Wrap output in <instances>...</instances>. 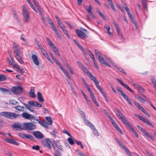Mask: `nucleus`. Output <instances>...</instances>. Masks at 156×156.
I'll return each instance as SVG.
<instances>
[{
  "instance_id": "obj_17",
  "label": "nucleus",
  "mask_w": 156,
  "mask_h": 156,
  "mask_svg": "<svg viewBox=\"0 0 156 156\" xmlns=\"http://www.w3.org/2000/svg\"><path fill=\"white\" fill-rule=\"evenodd\" d=\"M9 56L11 60L12 64L11 65V66H12L14 68H16L17 67H18V65L15 63V60L13 56L11 54H9Z\"/></svg>"
},
{
  "instance_id": "obj_18",
  "label": "nucleus",
  "mask_w": 156,
  "mask_h": 156,
  "mask_svg": "<svg viewBox=\"0 0 156 156\" xmlns=\"http://www.w3.org/2000/svg\"><path fill=\"white\" fill-rule=\"evenodd\" d=\"M41 51L43 54L45 56L47 59L52 64H53V62L51 60L49 56L44 48L42 49Z\"/></svg>"
},
{
  "instance_id": "obj_48",
  "label": "nucleus",
  "mask_w": 156,
  "mask_h": 156,
  "mask_svg": "<svg viewBox=\"0 0 156 156\" xmlns=\"http://www.w3.org/2000/svg\"><path fill=\"white\" fill-rule=\"evenodd\" d=\"M75 141L76 142V143L79 145H80V146L81 148H84V146L81 143V142L80 141H77V140H75Z\"/></svg>"
},
{
  "instance_id": "obj_27",
  "label": "nucleus",
  "mask_w": 156,
  "mask_h": 156,
  "mask_svg": "<svg viewBox=\"0 0 156 156\" xmlns=\"http://www.w3.org/2000/svg\"><path fill=\"white\" fill-rule=\"evenodd\" d=\"M61 28L62 30V31H63V33L66 35V36L69 39L70 38V36L68 34L67 30H65L66 27H65V26H63Z\"/></svg>"
},
{
  "instance_id": "obj_21",
  "label": "nucleus",
  "mask_w": 156,
  "mask_h": 156,
  "mask_svg": "<svg viewBox=\"0 0 156 156\" xmlns=\"http://www.w3.org/2000/svg\"><path fill=\"white\" fill-rule=\"evenodd\" d=\"M90 96L94 102L97 106L98 107L99 106V105L98 103L97 100L96 99V98L94 96V94L91 95H90Z\"/></svg>"
},
{
  "instance_id": "obj_58",
  "label": "nucleus",
  "mask_w": 156,
  "mask_h": 156,
  "mask_svg": "<svg viewBox=\"0 0 156 156\" xmlns=\"http://www.w3.org/2000/svg\"><path fill=\"white\" fill-rule=\"evenodd\" d=\"M82 80L86 87L88 86V84L87 83L84 78H82Z\"/></svg>"
},
{
  "instance_id": "obj_34",
  "label": "nucleus",
  "mask_w": 156,
  "mask_h": 156,
  "mask_svg": "<svg viewBox=\"0 0 156 156\" xmlns=\"http://www.w3.org/2000/svg\"><path fill=\"white\" fill-rule=\"evenodd\" d=\"M33 0V1L35 5V6L36 8L37 9L38 12H41V11H41V9H40L38 3L36 2V0Z\"/></svg>"
},
{
  "instance_id": "obj_45",
  "label": "nucleus",
  "mask_w": 156,
  "mask_h": 156,
  "mask_svg": "<svg viewBox=\"0 0 156 156\" xmlns=\"http://www.w3.org/2000/svg\"><path fill=\"white\" fill-rule=\"evenodd\" d=\"M0 91L3 92H7L10 93V91L9 90L3 88H0Z\"/></svg>"
},
{
  "instance_id": "obj_26",
  "label": "nucleus",
  "mask_w": 156,
  "mask_h": 156,
  "mask_svg": "<svg viewBox=\"0 0 156 156\" xmlns=\"http://www.w3.org/2000/svg\"><path fill=\"white\" fill-rule=\"evenodd\" d=\"M108 2L110 5L112 10L114 12H116V10L115 8L114 5L112 0H108Z\"/></svg>"
},
{
  "instance_id": "obj_3",
  "label": "nucleus",
  "mask_w": 156,
  "mask_h": 156,
  "mask_svg": "<svg viewBox=\"0 0 156 156\" xmlns=\"http://www.w3.org/2000/svg\"><path fill=\"white\" fill-rule=\"evenodd\" d=\"M0 115L11 119H14L20 116L19 114H16L14 113L8 112H2L0 113Z\"/></svg>"
},
{
  "instance_id": "obj_38",
  "label": "nucleus",
  "mask_w": 156,
  "mask_h": 156,
  "mask_svg": "<svg viewBox=\"0 0 156 156\" xmlns=\"http://www.w3.org/2000/svg\"><path fill=\"white\" fill-rule=\"evenodd\" d=\"M55 144H56L58 148L62 150V151H63L62 150V146L60 144V143L58 142V140H57L55 142Z\"/></svg>"
},
{
  "instance_id": "obj_32",
  "label": "nucleus",
  "mask_w": 156,
  "mask_h": 156,
  "mask_svg": "<svg viewBox=\"0 0 156 156\" xmlns=\"http://www.w3.org/2000/svg\"><path fill=\"white\" fill-rule=\"evenodd\" d=\"M96 11L97 13L99 14V15L101 17V18L103 20H106V17L100 11V10L99 9H97Z\"/></svg>"
},
{
  "instance_id": "obj_14",
  "label": "nucleus",
  "mask_w": 156,
  "mask_h": 156,
  "mask_svg": "<svg viewBox=\"0 0 156 156\" xmlns=\"http://www.w3.org/2000/svg\"><path fill=\"white\" fill-rule=\"evenodd\" d=\"M5 140L6 142L18 146L20 144L19 143L17 142L15 139H5Z\"/></svg>"
},
{
  "instance_id": "obj_47",
  "label": "nucleus",
  "mask_w": 156,
  "mask_h": 156,
  "mask_svg": "<svg viewBox=\"0 0 156 156\" xmlns=\"http://www.w3.org/2000/svg\"><path fill=\"white\" fill-rule=\"evenodd\" d=\"M99 82L95 84L97 88L100 90V92H101V91L103 90L101 87L99 85Z\"/></svg>"
},
{
  "instance_id": "obj_20",
  "label": "nucleus",
  "mask_w": 156,
  "mask_h": 156,
  "mask_svg": "<svg viewBox=\"0 0 156 156\" xmlns=\"http://www.w3.org/2000/svg\"><path fill=\"white\" fill-rule=\"evenodd\" d=\"M34 92V90L32 88L30 90V91L28 93L31 97L34 98L36 97V95L35 94Z\"/></svg>"
},
{
  "instance_id": "obj_8",
  "label": "nucleus",
  "mask_w": 156,
  "mask_h": 156,
  "mask_svg": "<svg viewBox=\"0 0 156 156\" xmlns=\"http://www.w3.org/2000/svg\"><path fill=\"white\" fill-rule=\"evenodd\" d=\"M75 32L78 36L82 39H84L88 37V35L87 34L80 30L77 29L76 30Z\"/></svg>"
},
{
  "instance_id": "obj_50",
  "label": "nucleus",
  "mask_w": 156,
  "mask_h": 156,
  "mask_svg": "<svg viewBox=\"0 0 156 156\" xmlns=\"http://www.w3.org/2000/svg\"><path fill=\"white\" fill-rule=\"evenodd\" d=\"M136 127L138 128L139 129L140 131L143 133L144 134L145 133V132L146 131V130L143 128L137 125Z\"/></svg>"
},
{
  "instance_id": "obj_36",
  "label": "nucleus",
  "mask_w": 156,
  "mask_h": 156,
  "mask_svg": "<svg viewBox=\"0 0 156 156\" xmlns=\"http://www.w3.org/2000/svg\"><path fill=\"white\" fill-rule=\"evenodd\" d=\"M142 121H143L146 124L151 126L153 127H154V126L149 121L148 119L146 118H144Z\"/></svg>"
},
{
  "instance_id": "obj_56",
  "label": "nucleus",
  "mask_w": 156,
  "mask_h": 156,
  "mask_svg": "<svg viewBox=\"0 0 156 156\" xmlns=\"http://www.w3.org/2000/svg\"><path fill=\"white\" fill-rule=\"evenodd\" d=\"M151 81L153 84L154 87L156 85V80L154 77H152L151 78Z\"/></svg>"
},
{
  "instance_id": "obj_28",
  "label": "nucleus",
  "mask_w": 156,
  "mask_h": 156,
  "mask_svg": "<svg viewBox=\"0 0 156 156\" xmlns=\"http://www.w3.org/2000/svg\"><path fill=\"white\" fill-rule=\"evenodd\" d=\"M23 104L25 106V107L28 110L31 112H34V108L33 107H31L30 106L25 103H23Z\"/></svg>"
},
{
  "instance_id": "obj_16",
  "label": "nucleus",
  "mask_w": 156,
  "mask_h": 156,
  "mask_svg": "<svg viewBox=\"0 0 156 156\" xmlns=\"http://www.w3.org/2000/svg\"><path fill=\"white\" fill-rule=\"evenodd\" d=\"M32 59L34 63L37 66L39 65V62L38 59L37 57L35 54H33L32 55Z\"/></svg>"
},
{
  "instance_id": "obj_49",
  "label": "nucleus",
  "mask_w": 156,
  "mask_h": 156,
  "mask_svg": "<svg viewBox=\"0 0 156 156\" xmlns=\"http://www.w3.org/2000/svg\"><path fill=\"white\" fill-rule=\"evenodd\" d=\"M98 59L99 62L102 64H104L105 62V61L103 57H101L100 58H98Z\"/></svg>"
},
{
  "instance_id": "obj_40",
  "label": "nucleus",
  "mask_w": 156,
  "mask_h": 156,
  "mask_svg": "<svg viewBox=\"0 0 156 156\" xmlns=\"http://www.w3.org/2000/svg\"><path fill=\"white\" fill-rule=\"evenodd\" d=\"M35 41L37 45L39 47L41 51L42 49L43 48L42 47L41 44L39 43V41H38L37 38L35 39Z\"/></svg>"
},
{
  "instance_id": "obj_1",
  "label": "nucleus",
  "mask_w": 156,
  "mask_h": 156,
  "mask_svg": "<svg viewBox=\"0 0 156 156\" xmlns=\"http://www.w3.org/2000/svg\"><path fill=\"white\" fill-rule=\"evenodd\" d=\"M13 49L16 59L21 64H23L24 62L23 60V53L21 50L19 45L14 42L13 44Z\"/></svg>"
},
{
  "instance_id": "obj_60",
  "label": "nucleus",
  "mask_w": 156,
  "mask_h": 156,
  "mask_svg": "<svg viewBox=\"0 0 156 156\" xmlns=\"http://www.w3.org/2000/svg\"><path fill=\"white\" fill-rule=\"evenodd\" d=\"M117 88L118 90L120 93L121 95L124 93V92L122 91L121 87L117 86Z\"/></svg>"
},
{
  "instance_id": "obj_2",
  "label": "nucleus",
  "mask_w": 156,
  "mask_h": 156,
  "mask_svg": "<svg viewBox=\"0 0 156 156\" xmlns=\"http://www.w3.org/2000/svg\"><path fill=\"white\" fill-rule=\"evenodd\" d=\"M23 128L21 127V125L18 123H14L12 126L13 128H17L20 129L22 130L27 129L29 130H33L36 128L35 125L31 122H24L23 124Z\"/></svg>"
},
{
  "instance_id": "obj_6",
  "label": "nucleus",
  "mask_w": 156,
  "mask_h": 156,
  "mask_svg": "<svg viewBox=\"0 0 156 156\" xmlns=\"http://www.w3.org/2000/svg\"><path fill=\"white\" fill-rule=\"evenodd\" d=\"M55 141L53 139L48 138L43 141L42 144L44 147H47L48 149H50L52 148L50 144H51L54 148L55 145L54 144H55Z\"/></svg>"
},
{
  "instance_id": "obj_12",
  "label": "nucleus",
  "mask_w": 156,
  "mask_h": 156,
  "mask_svg": "<svg viewBox=\"0 0 156 156\" xmlns=\"http://www.w3.org/2000/svg\"><path fill=\"white\" fill-rule=\"evenodd\" d=\"M33 134L34 136L37 139H41L44 138V135L43 134L39 131H34Z\"/></svg>"
},
{
  "instance_id": "obj_63",
  "label": "nucleus",
  "mask_w": 156,
  "mask_h": 156,
  "mask_svg": "<svg viewBox=\"0 0 156 156\" xmlns=\"http://www.w3.org/2000/svg\"><path fill=\"white\" fill-rule=\"evenodd\" d=\"M32 148L33 150H38L40 149V147L39 146L37 145L36 146H34L32 147Z\"/></svg>"
},
{
  "instance_id": "obj_25",
  "label": "nucleus",
  "mask_w": 156,
  "mask_h": 156,
  "mask_svg": "<svg viewBox=\"0 0 156 156\" xmlns=\"http://www.w3.org/2000/svg\"><path fill=\"white\" fill-rule=\"evenodd\" d=\"M40 11L41 12H38L42 18V22L44 25H46V22L44 18V14L43 13V12L42 10L41 11Z\"/></svg>"
},
{
  "instance_id": "obj_52",
  "label": "nucleus",
  "mask_w": 156,
  "mask_h": 156,
  "mask_svg": "<svg viewBox=\"0 0 156 156\" xmlns=\"http://www.w3.org/2000/svg\"><path fill=\"white\" fill-rule=\"evenodd\" d=\"M137 88L138 90L141 92H143L145 91V89L141 86L139 85L137 86Z\"/></svg>"
},
{
  "instance_id": "obj_7",
  "label": "nucleus",
  "mask_w": 156,
  "mask_h": 156,
  "mask_svg": "<svg viewBox=\"0 0 156 156\" xmlns=\"http://www.w3.org/2000/svg\"><path fill=\"white\" fill-rule=\"evenodd\" d=\"M116 110L117 112L116 113V115L118 118L125 125H126L129 122L125 116L118 109H116Z\"/></svg>"
},
{
  "instance_id": "obj_39",
  "label": "nucleus",
  "mask_w": 156,
  "mask_h": 156,
  "mask_svg": "<svg viewBox=\"0 0 156 156\" xmlns=\"http://www.w3.org/2000/svg\"><path fill=\"white\" fill-rule=\"evenodd\" d=\"M134 103L135 105H136V106L140 110L143 108V107L140 105L139 103L138 102L134 101Z\"/></svg>"
},
{
  "instance_id": "obj_31",
  "label": "nucleus",
  "mask_w": 156,
  "mask_h": 156,
  "mask_svg": "<svg viewBox=\"0 0 156 156\" xmlns=\"http://www.w3.org/2000/svg\"><path fill=\"white\" fill-rule=\"evenodd\" d=\"M82 69L84 73L86 74L88 76L89 75H90L91 74V73L88 70L87 68L85 66Z\"/></svg>"
},
{
  "instance_id": "obj_30",
  "label": "nucleus",
  "mask_w": 156,
  "mask_h": 156,
  "mask_svg": "<svg viewBox=\"0 0 156 156\" xmlns=\"http://www.w3.org/2000/svg\"><path fill=\"white\" fill-rule=\"evenodd\" d=\"M144 134L145 136L150 138L152 141H154V139L153 137V136L149 134L146 131L145 132Z\"/></svg>"
},
{
  "instance_id": "obj_55",
  "label": "nucleus",
  "mask_w": 156,
  "mask_h": 156,
  "mask_svg": "<svg viewBox=\"0 0 156 156\" xmlns=\"http://www.w3.org/2000/svg\"><path fill=\"white\" fill-rule=\"evenodd\" d=\"M12 11L14 18L17 19V17L16 11L14 9L12 10Z\"/></svg>"
},
{
  "instance_id": "obj_54",
  "label": "nucleus",
  "mask_w": 156,
  "mask_h": 156,
  "mask_svg": "<svg viewBox=\"0 0 156 156\" xmlns=\"http://www.w3.org/2000/svg\"><path fill=\"white\" fill-rule=\"evenodd\" d=\"M67 140L69 141L70 144L73 145L74 144V140L71 138H68L67 139Z\"/></svg>"
},
{
  "instance_id": "obj_62",
  "label": "nucleus",
  "mask_w": 156,
  "mask_h": 156,
  "mask_svg": "<svg viewBox=\"0 0 156 156\" xmlns=\"http://www.w3.org/2000/svg\"><path fill=\"white\" fill-rule=\"evenodd\" d=\"M25 134L21 133H19L18 134V135L19 137L23 139H25Z\"/></svg>"
},
{
  "instance_id": "obj_43",
  "label": "nucleus",
  "mask_w": 156,
  "mask_h": 156,
  "mask_svg": "<svg viewBox=\"0 0 156 156\" xmlns=\"http://www.w3.org/2000/svg\"><path fill=\"white\" fill-rule=\"evenodd\" d=\"M136 98L139 100H140L141 102H143L144 101H149V100L148 99H143L140 97L139 96H138L136 97Z\"/></svg>"
},
{
  "instance_id": "obj_33",
  "label": "nucleus",
  "mask_w": 156,
  "mask_h": 156,
  "mask_svg": "<svg viewBox=\"0 0 156 156\" xmlns=\"http://www.w3.org/2000/svg\"><path fill=\"white\" fill-rule=\"evenodd\" d=\"M30 115L26 112H24L22 114V117L26 119H28L29 118Z\"/></svg>"
},
{
  "instance_id": "obj_22",
  "label": "nucleus",
  "mask_w": 156,
  "mask_h": 156,
  "mask_svg": "<svg viewBox=\"0 0 156 156\" xmlns=\"http://www.w3.org/2000/svg\"><path fill=\"white\" fill-rule=\"evenodd\" d=\"M27 139L32 140H35V139L31 135L29 134H25V139Z\"/></svg>"
},
{
  "instance_id": "obj_53",
  "label": "nucleus",
  "mask_w": 156,
  "mask_h": 156,
  "mask_svg": "<svg viewBox=\"0 0 156 156\" xmlns=\"http://www.w3.org/2000/svg\"><path fill=\"white\" fill-rule=\"evenodd\" d=\"M55 156H61V154L58 150H56L55 153Z\"/></svg>"
},
{
  "instance_id": "obj_59",
  "label": "nucleus",
  "mask_w": 156,
  "mask_h": 156,
  "mask_svg": "<svg viewBox=\"0 0 156 156\" xmlns=\"http://www.w3.org/2000/svg\"><path fill=\"white\" fill-rule=\"evenodd\" d=\"M50 133L53 136H54V137H55L56 136V135L57 133L55 130V129L52 132H50Z\"/></svg>"
},
{
  "instance_id": "obj_5",
  "label": "nucleus",
  "mask_w": 156,
  "mask_h": 156,
  "mask_svg": "<svg viewBox=\"0 0 156 156\" xmlns=\"http://www.w3.org/2000/svg\"><path fill=\"white\" fill-rule=\"evenodd\" d=\"M50 56L51 58L54 60L56 64L62 70L64 74L68 77L69 79H71V77L69 76L68 73L62 67L61 64L59 62L58 60L56 59L55 57L51 53H50Z\"/></svg>"
},
{
  "instance_id": "obj_64",
  "label": "nucleus",
  "mask_w": 156,
  "mask_h": 156,
  "mask_svg": "<svg viewBox=\"0 0 156 156\" xmlns=\"http://www.w3.org/2000/svg\"><path fill=\"white\" fill-rule=\"evenodd\" d=\"M77 64L80 66V67L82 69H83L85 66L80 62L78 61L77 62Z\"/></svg>"
},
{
  "instance_id": "obj_37",
  "label": "nucleus",
  "mask_w": 156,
  "mask_h": 156,
  "mask_svg": "<svg viewBox=\"0 0 156 156\" xmlns=\"http://www.w3.org/2000/svg\"><path fill=\"white\" fill-rule=\"evenodd\" d=\"M130 19L131 20V21L134 24L135 27L136 29L138 28V26L137 24L136 20H134L133 18V16H132V18L131 17H129Z\"/></svg>"
},
{
  "instance_id": "obj_51",
  "label": "nucleus",
  "mask_w": 156,
  "mask_h": 156,
  "mask_svg": "<svg viewBox=\"0 0 156 156\" xmlns=\"http://www.w3.org/2000/svg\"><path fill=\"white\" fill-rule=\"evenodd\" d=\"M118 70L120 72L123 73L125 75H126V73L125 71L121 67H119V68H118Z\"/></svg>"
},
{
  "instance_id": "obj_42",
  "label": "nucleus",
  "mask_w": 156,
  "mask_h": 156,
  "mask_svg": "<svg viewBox=\"0 0 156 156\" xmlns=\"http://www.w3.org/2000/svg\"><path fill=\"white\" fill-rule=\"evenodd\" d=\"M95 53L96 55L97 56V59L98 58H100L101 56V53L97 49H95Z\"/></svg>"
},
{
  "instance_id": "obj_19",
  "label": "nucleus",
  "mask_w": 156,
  "mask_h": 156,
  "mask_svg": "<svg viewBox=\"0 0 156 156\" xmlns=\"http://www.w3.org/2000/svg\"><path fill=\"white\" fill-rule=\"evenodd\" d=\"M122 96L123 97L126 101L128 102V104L131 106H132L133 104L131 102L130 100L129 99L128 96L126 95V94L124 93L122 94H121Z\"/></svg>"
},
{
  "instance_id": "obj_23",
  "label": "nucleus",
  "mask_w": 156,
  "mask_h": 156,
  "mask_svg": "<svg viewBox=\"0 0 156 156\" xmlns=\"http://www.w3.org/2000/svg\"><path fill=\"white\" fill-rule=\"evenodd\" d=\"M37 98L38 100L41 102H42L44 101V100L42 97V95L40 92L37 93Z\"/></svg>"
},
{
  "instance_id": "obj_4",
  "label": "nucleus",
  "mask_w": 156,
  "mask_h": 156,
  "mask_svg": "<svg viewBox=\"0 0 156 156\" xmlns=\"http://www.w3.org/2000/svg\"><path fill=\"white\" fill-rule=\"evenodd\" d=\"M22 14L25 20V22L26 23L28 22L30 16V13L27 6L24 5H23L22 6Z\"/></svg>"
},
{
  "instance_id": "obj_35",
  "label": "nucleus",
  "mask_w": 156,
  "mask_h": 156,
  "mask_svg": "<svg viewBox=\"0 0 156 156\" xmlns=\"http://www.w3.org/2000/svg\"><path fill=\"white\" fill-rule=\"evenodd\" d=\"M15 109L19 111H23L24 107L23 106L18 105L14 107Z\"/></svg>"
},
{
  "instance_id": "obj_61",
  "label": "nucleus",
  "mask_w": 156,
  "mask_h": 156,
  "mask_svg": "<svg viewBox=\"0 0 156 156\" xmlns=\"http://www.w3.org/2000/svg\"><path fill=\"white\" fill-rule=\"evenodd\" d=\"M135 115L140 120H141V121H143L144 120V117H143L142 116H141L140 115H138L135 114Z\"/></svg>"
},
{
  "instance_id": "obj_44",
  "label": "nucleus",
  "mask_w": 156,
  "mask_h": 156,
  "mask_svg": "<svg viewBox=\"0 0 156 156\" xmlns=\"http://www.w3.org/2000/svg\"><path fill=\"white\" fill-rule=\"evenodd\" d=\"M6 79L5 76L3 74L0 75V81H4Z\"/></svg>"
},
{
  "instance_id": "obj_15",
  "label": "nucleus",
  "mask_w": 156,
  "mask_h": 156,
  "mask_svg": "<svg viewBox=\"0 0 156 156\" xmlns=\"http://www.w3.org/2000/svg\"><path fill=\"white\" fill-rule=\"evenodd\" d=\"M116 80L120 83L122 86L125 87L126 89L128 90L129 91L131 92H133L129 87L126 83H123V82L121 80L119 79H116Z\"/></svg>"
},
{
  "instance_id": "obj_9",
  "label": "nucleus",
  "mask_w": 156,
  "mask_h": 156,
  "mask_svg": "<svg viewBox=\"0 0 156 156\" xmlns=\"http://www.w3.org/2000/svg\"><path fill=\"white\" fill-rule=\"evenodd\" d=\"M114 139L119 145L121 148L126 153V154L130 152L129 151L128 148L125 145H123V144L121 143L119 140H118L116 138H115Z\"/></svg>"
},
{
  "instance_id": "obj_57",
  "label": "nucleus",
  "mask_w": 156,
  "mask_h": 156,
  "mask_svg": "<svg viewBox=\"0 0 156 156\" xmlns=\"http://www.w3.org/2000/svg\"><path fill=\"white\" fill-rule=\"evenodd\" d=\"M141 1L144 8L145 9H147V4L145 2V0H141Z\"/></svg>"
},
{
  "instance_id": "obj_24",
  "label": "nucleus",
  "mask_w": 156,
  "mask_h": 156,
  "mask_svg": "<svg viewBox=\"0 0 156 156\" xmlns=\"http://www.w3.org/2000/svg\"><path fill=\"white\" fill-rule=\"evenodd\" d=\"M88 76L90 77V79L95 84L99 82L97 80V78L92 75L91 73Z\"/></svg>"
},
{
  "instance_id": "obj_11",
  "label": "nucleus",
  "mask_w": 156,
  "mask_h": 156,
  "mask_svg": "<svg viewBox=\"0 0 156 156\" xmlns=\"http://www.w3.org/2000/svg\"><path fill=\"white\" fill-rule=\"evenodd\" d=\"M28 105L37 107H41L42 105L38 102L35 101H30L27 102Z\"/></svg>"
},
{
  "instance_id": "obj_13",
  "label": "nucleus",
  "mask_w": 156,
  "mask_h": 156,
  "mask_svg": "<svg viewBox=\"0 0 156 156\" xmlns=\"http://www.w3.org/2000/svg\"><path fill=\"white\" fill-rule=\"evenodd\" d=\"M129 129L134 134L135 136L137 138L138 137L139 135L137 132L134 129L132 126L129 123L126 125Z\"/></svg>"
},
{
  "instance_id": "obj_10",
  "label": "nucleus",
  "mask_w": 156,
  "mask_h": 156,
  "mask_svg": "<svg viewBox=\"0 0 156 156\" xmlns=\"http://www.w3.org/2000/svg\"><path fill=\"white\" fill-rule=\"evenodd\" d=\"M11 91L15 94H19L22 92L23 88L20 86L14 87L12 88Z\"/></svg>"
},
{
  "instance_id": "obj_41",
  "label": "nucleus",
  "mask_w": 156,
  "mask_h": 156,
  "mask_svg": "<svg viewBox=\"0 0 156 156\" xmlns=\"http://www.w3.org/2000/svg\"><path fill=\"white\" fill-rule=\"evenodd\" d=\"M85 9L87 11V12H89V13L92 12V7L91 5L90 4L89 5V6L88 8H87V6H86L85 7Z\"/></svg>"
},
{
  "instance_id": "obj_46",
  "label": "nucleus",
  "mask_w": 156,
  "mask_h": 156,
  "mask_svg": "<svg viewBox=\"0 0 156 156\" xmlns=\"http://www.w3.org/2000/svg\"><path fill=\"white\" fill-rule=\"evenodd\" d=\"M140 110L146 115H147L148 117H150V114L148 113L147 111L144 109L143 108Z\"/></svg>"
},
{
  "instance_id": "obj_29",
  "label": "nucleus",
  "mask_w": 156,
  "mask_h": 156,
  "mask_svg": "<svg viewBox=\"0 0 156 156\" xmlns=\"http://www.w3.org/2000/svg\"><path fill=\"white\" fill-rule=\"evenodd\" d=\"M45 119L47 121V123L49 125H51L52 124V121L51 118L50 117L47 116L46 117Z\"/></svg>"
}]
</instances>
